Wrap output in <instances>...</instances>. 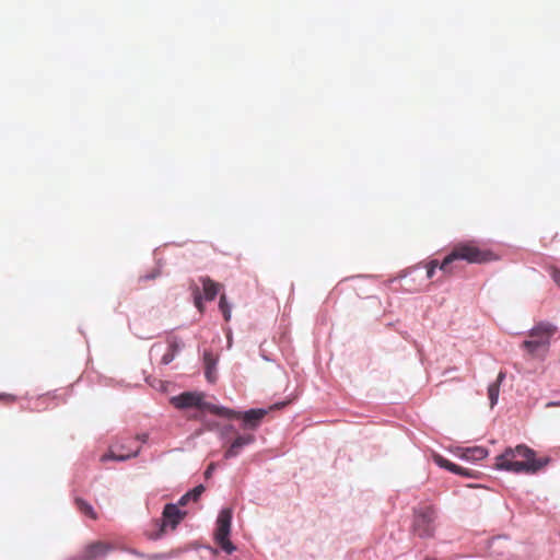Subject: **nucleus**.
Segmentation results:
<instances>
[{
    "label": "nucleus",
    "mask_w": 560,
    "mask_h": 560,
    "mask_svg": "<svg viewBox=\"0 0 560 560\" xmlns=\"http://www.w3.org/2000/svg\"><path fill=\"white\" fill-rule=\"evenodd\" d=\"M219 307H220V311L222 312V315H223L224 319L226 322H229L230 318H231V308H230V305L226 302V298H225L224 294H222L220 296Z\"/></svg>",
    "instance_id": "18"
},
{
    "label": "nucleus",
    "mask_w": 560,
    "mask_h": 560,
    "mask_svg": "<svg viewBox=\"0 0 560 560\" xmlns=\"http://www.w3.org/2000/svg\"><path fill=\"white\" fill-rule=\"evenodd\" d=\"M556 332V327L549 323H539L529 331L530 339L524 340L522 348L530 355H536L540 348H547L549 340Z\"/></svg>",
    "instance_id": "4"
},
{
    "label": "nucleus",
    "mask_w": 560,
    "mask_h": 560,
    "mask_svg": "<svg viewBox=\"0 0 560 560\" xmlns=\"http://www.w3.org/2000/svg\"><path fill=\"white\" fill-rule=\"evenodd\" d=\"M435 511L431 506H425L418 511L415 515L413 529L420 537H430L433 534V522Z\"/></svg>",
    "instance_id": "8"
},
{
    "label": "nucleus",
    "mask_w": 560,
    "mask_h": 560,
    "mask_svg": "<svg viewBox=\"0 0 560 560\" xmlns=\"http://www.w3.org/2000/svg\"><path fill=\"white\" fill-rule=\"evenodd\" d=\"M0 400H4L5 402H14L16 397L11 394H0Z\"/></svg>",
    "instance_id": "26"
},
{
    "label": "nucleus",
    "mask_w": 560,
    "mask_h": 560,
    "mask_svg": "<svg viewBox=\"0 0 560 560\" xmlns=\"http://www.w3.org/2000/svg\"><path fill=\"white\" fill-rule=\"evenodd\" d=\"M129 551H130L131 553H133V555L139 556V557H143V555L139 553V552H138V551H136V550H129Z\"/></svg>",
    "instance_id": "31"
},
{
    "label": "nucleus",
    "mask_w": 560,
    "mask_h": 560,
    "mask_svg": "<svg viewBox=\"0 0 560 560\" xmlns=\"http://www.w3.org/2000/svg\"><path fill=\"white\" fill-rule=\"evenodd\" d=\"M175 355L176 354H174V351L171 352L170 350H167V352L163 354L161 363L164 365L170 364L174 360Z\"/></svg>",
    "instance_id": "24"
},
{
    "label": "nucleus",
    "mask_w": 560,
    "mask_h": 560,
    "mask_svg": "<svg viewBox=\"0 0 560 560\" xmlns=\"http://www.w3.org/2000/svg\"><path fill=\"white\" fill-rule=\"evenodd\" d=\"M114 549V546L104 542V541H95L88 545L82 551L81 559L82 560H98L104 558L110 550Z\"/></svg>",
    "instance_id": "9"
},
{
    "label": "nucleus",
    "mask_w": 560,
    "mask_h": 560,
    "mask_svg": "<svg viewBox=\"0 0 560 560\" xmlns=\"http://www.w3.org/2000/svg\"><path fill=\"white\" fill-rule=\"evenodd\" d=\"M147 440H148V434H145V433L136 435L135 438H127V442H135V443H137L138 441L145 443Z\"/></svg>",
    "instance_id": "25"
},
{
    "label": "nucleus",
    "mask_w": 560,
    "mask_h": 560,
    "mask_svg": "<svg viewBox=\"0 0 560 560\" xmlns=\"http://www.w3.org/2000/svg\"><path fill=\"white\" fill-rule=\"evenodd\" d=\"M135 442H127V438L118 441L114 446L110 447L108 453L104 454L101 458L102 462L106 460H127L131 457H136L140 453V446L136 445Z\"/></svg>",
    "instance_id": "7"
},
{
    "label": "nucleus",
    "mask_w": 560,
    "mask_h": 560,
    "mask_svg": "<svg viewBox=\"0 0 560 560\" xmlns=\"http://www.w3.org/2000/svg\"><path fill=\"white\" fill-rule=\"evenodd\" d=\"M205 487L202 485H199L195 487L192 490L188 491V495L192 501H197L199 497L203 493Z\"/></svg>",
    "instance_id": "19"
},
{
    "label": "nucleus",
    "mask_w": 560,
    "mask_h": 560,
    "mask_svg": "<svg viewBox=\"0 0 560 560\" xmlns=\"http://www.w3.org/2000/svg\"><path fill=\"white\" fill-rule=\"evenodd\" d=\"M254 441L255 436L253 434H243L236 436L229 448L225 451L224 458L230 459L236 457L244 446L252 444Z\"/></svg>",
    "instance_id": "11"
},
{
    "label": "nucleus",
    "mask_w": 560,
    "mask_h": 560,
    "mask_svg": "<svg viewBox=\"0 0 560 560\" xmlns=\"http://www.w3.org/2000/svg\"><path fill=\"white\" fill-rule=\"evenodd\" d=\"M497 399H498V389H495L494 386L492 385V400H491L492 407L497 404Z\"/></svg>",
    "instance_id": "28"
},
{
    "label": "nucleus",
    "mask_w": 560,
    "mask_h": 560,
    "mask_svg": "<svg viewBox=\"0 0 560 560\" xmlns=\"http://www.w3.org/2000/svg\"><path fill=\"white\" fill-rule=\"evenodd\" d=\"M171 402L177 409H186V408L195 407L200 410H207L210 413L219 416V417H224V418L240 417V413H237L235 410H232V409H229L225 407H220V406H217V405L206 401L203 393L185 392L178 396L172 397Z\"/></svg>",
    "instance_id": "2"
},
{
    "label": "nucleus",
    "mask_w": 560,
    "mask_h": 560,
    "mask_svg": "<svg viewBox=\"0 0 560 560\" xmlns=\"http://www.w3.org/2000/svg\"><path fill=\"white\" fill-rule=\"evenodd\" d=\"M236 412L238 413V411ZM267 412L266 409H250L245 412H240V417H231L230 419H242L245 428L255 430Z\"/></svg>",
    "instance_id": "10"
},
{
    "label": "nucleus",
    "mask_w": 560,
    "mask_h": 560,
    "mask_svg": "<svg viewBox=\"0 0 560 560\" xmlns=\"http://www.w3.org/2000/svg\"><path fill=\"white\" fill-rule=\"evenodd\" d=\"M74 503L82 514L90 517L91 520H97V514L89 502L81 498H75Z\"/></svg>",
    "instance_id": "16"
},
{
    "label": "nucleus",
    "mask_w": 560,
    "mask_h": 560,
    "mask_svg": "<svg viewBox=\"0 0 560 560\" xmlns=\"http://www.w3.org/2000/svg\"><path fill=\"white\" fill-rule=\"evenodd\" d=\"M200 282L202 284L205 299L212 301L219 293V291L221 289V284L218 282H214L209 277H201Z\"/></svg>",
    "instance_id": "13"
},
{
    "label": "nucleus",
    "mask_w": 560,
    "mask_h": 560,
    "mask_svg": "<svg viewBox=\"0 0 560 560\" xmlns=\"http://www.w3.org/2000/svg\"><path fill=\"white\" fill-rule=\"evenodd\" d=\"M550 276L552 278V280L555 281V283L560 287V269L556 268V267H551L550 268Z\"/></svg>",
    "instance_id": "23"
},
{
    "label": "nucleus",
    "mask_w": 560,
    "mask_h": 560,
    "mask_svg": "<svg viewBox=\"0 0 560 560\" xmlns=\"http://www.w3.org/2000/svg\"><path fill=\"white\" fill-rule=\"evenodd\" d=\"M213 470H214V464H213V463H211V464L209 465V467L207 468L206 472H205L206 478H209V477L211 476V474H212V471H213Z\"/></svg>",
    "instance_id": "29"
},
{
    "label": "nucleus",
    "mask_w": 560,
    "mask_h": 560,
    "mask_svg": "<svg viewBox=\"0 0 560 560\" xmlns=\"http://www.w3.org/2000/svg\"><path fill=\"white\" fill-rule=\"evenodd\" d=\"M191 499L189 498L188 493H185L178 501V503L176 505L179 506H184L187 504L188 501H190Z\"/></svg>",
    "instance_id": "27"
},
{
    "label": "nucleus",
    "mask_w": 560,
    "mask_h": 560,
    "mask_svg": "<svg viewBox=\"0 0 560 560\" xmlns=\"http://www.w3.org/2000/svg\"><path fill=\"white\" fill-rule=\"evenodd\" d=\"M167 343H168V350L171 352L174 351V354H177V352L179 351L180 349V345H179V341L177 340L176 337H172L167 340Z\"/></svg>",
    "instance_id": "21"
},
{
    "label": "nucleus",
    "mask_w": 560,
    "mask_h": 560,
    "mask_svg": "<svg viewBox=\"0 0 560 560\" xmlns=\"http://www.w3.org/2000/svg\"><path fill=\"white\" fill-rule=\"evenodd\" d=\"M504 377V374L502 372L499 373L498 375V382H501Z\"/></svg>",
    "instance_id": "30"
},
{
    "label": "nucleus",
    "mask_w": 560,
    "mask_h": 560,
    "mask_svg": "<svg viewBox=\"0 0 560 560\" xmlns=\"http://www.w3.org/2000/svg\"><path fill=\"white\" fill-rule=\"evenodd\" d=\"M441 264H439L438 260H431L428 265H427V277L428 279H431L433 278L434 276V272H435V269L439 267L440 268Z\"/></svg>",
    "instance_id": "20"
},
{
    "label": "nucleus",
    "mask_w": 560,
    "mask_h": 560,
    "mask_svg": "<svg viewBox=\"0 0 560 560\" xmlns=\"http://www.w3.org/2000/svg\"><path fill=\"white\" fill-rule=\"evenodd\" d=\"M509 452H511L514 457L525 462H546V465L549 462L547 457L536 458L535 452L525 445H518L515 450H510Z\"/></svg>",
    "instance_id": "12"
},
{
    "label": "nucleus",
    "mask_w": 560,
    "mask_h": 560,
    "mask_svg": "<svg viewBox=\"0 0 560 560\" xmlns=\"http://www.w3.org/2000/svg\"><path fill=\"white\" fill-rule=\"evenodd\" d=\"M232 511L230 509H223L217 518V529L214 533V539L218 546L231 555L236 548L230 540L231 532Z\"/></svg>",
    "instance_id": "6"
},
{
    "label": "nucleus",
    "mask_w": 560,
    "mask_h": 560,
    "mask_svg": "<svg viewBox=\"0 0 560 560\" xmlns=\"http://www.w3.org/2000/svg\"><path fill=\"white\" fill-rule=\"evenodd\" d=\"M203 361L206 365V377L209 382L213 383L217 378L214 371L217 360L212 357L211 353L206 352L203 355Z\"/></svg>",
    "instance_id": "15"
},
{
    "label": "nucleus",
    "mask_w": 560,
    "mask_h": 560,
    "mask_svg": "<svg viewBox=\"0 0 560 560\" xmlns=\"http://www.w3.org/2000/svg\"><path fill=\"white\" fill-rule=\"evenodd\" d=\"M458 260H465L468 264L485 262L488 260V253L480 249L472 241L458 243L453 246L452 250L441 262V271L447 276L452 275L456 269L455 262Z\"/></svg>",
    "instance_id": "1"
},
{
    "label": "nucleus",
    "mask_w": 560,
    "mask_h": 560,
    "mask_svg": "<svg viewBox=\"0 0 560 560\" xmlns=\"http://www.w3.org/2000/svg\"><path fill=\"white\" fill-rule=\"evenodd\" d=\"M194 296H195V306L200 311L202 312L203 311V306H202V302H201V295L199 293V288L196 287L195 290H194Z\"/></svg>",
    "instance_id": "22"
},
{
    "label": "nucleus",
    "mask_w": 560,
    "mask_h": 560,
    "mask_svg": "<svg viewBox=\"0 0 560 560\" xmlns=\"http://www.w3.org/2000/svg\"><path fill=\"white\" fill-rule=\"evenodd\" d=\"M495 466L499 469H506L514 472L535 474L546 466V462H525L506 451L495 458Z\"/></svg>",
    "instance_id": "5"
},
{
    "label": "nucleus",
    "mask_w": 560,
    "mask_h": 560,
    "mask_svg": "<svg viewBox=\"0 0 560 560\" xmlns=\"http://www.w3.org/2000/svg\"><path fill=\"white\" fill-rule=\"evenodd\" d=\"M434 462L440 467L446 468L447 470H450L452 472H455V474H458V475H463V476H471L470 472L467 469L462 468V467L451 463L448 459L444 458L441 455H435L434 456Z\"/></svg>",
    "instance_id": "14"
},
{
    "label": "nucleus",
    "mask_w": 560,
    "mask_h": 560,
    "mask_svg": "<svg viewBox=\"0 0 560 560\" xmlns=\"http://www.w3.org/2000/svg\"><path fill=\"white\" fill-rule=\"evenodd\" d=\"M186 512L180 511L178 505L168 503L164 506L162 517L153 520L150 528L147 529L145 536L150 540L162 538L167 530H174L184 520Z\"/></svg>",
    "instance_id": "3"
},
{
    "label": "nucleus",
    "mask_w": 560,
    "mask_h": 560,
    "mask_svg": "<svg viewBox=\"0 0 560 560\" xmlns=\"http://www.w3.org/2000/svg\"><path fill=\"white\" fill-rule=\"evenodd\" d=\"M487 455L488 451L483 447H470L467 448L463 454L464 458L468 460H480L486 458Z\"/></svg>",
    "instance_id": "17"
}]
</instances>
